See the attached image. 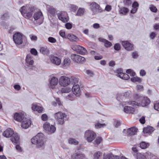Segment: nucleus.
<instances>
[{
    "mask_svg": "<svg viewBox=\"0 0 159 159\" xmlns=\"http://www.w3.org/2000/svg\"><path fill=\"white\" fill-rule=\"evenodd\" d=\"M35 9L32 7L23 6L20 9L22 15L25 18L31 20Z\"/></svg>",
    "mask_w": 159,
    "mask_h": 159,
    "instance_id": "nucleus-1",
    "label": "nucleus"
},
{
    "mask_svg": "<svg viewBox=\"0 0 159 159\" xmlns=\"http://www.w3.org/2000/svg\"><path fill=\"white\" fill-rule=\"evenodd\" d=\"M43 134L42 133H39L32 138L31 141L32 143L36 145L37 148H43Z\"/></svg>",
    "mask_w": 159,
    "mask_h": 159,
    "instance_id": "nucleus-2",
    "label": "nucleus"
},
{
    "mask_svg": "<svg viewBox=\"0 0 159 159\" xmlns=\"http://www.w3.org/2000/svg\"><path fill=\"white\" fill-rule=\"evenodd\" d=\"M150 103V100L147 97H143V99H142L140 102H136L135 101H130L127 102L125 105L127 104L133 106L144 107L148 105Z\"/></svg>",
    "mask_w": 159,
    "mask_h": 159,
    "instance_id": "nucleus-3",
    "label": "nucleus"
},
{
    "mask_svg": "<svg viewBox=\"0 0 159 159\" xmlns=\"http://www.w3.org/2000/svg\"><path fill=\"white\" fill-rule=\"evenodd\" d=\"M84 137L87 142L90 143L95 139L96 134L93 131L88 130L84 132Z\"/></svg>",
    "mask_w": 159,
    "mask_h": 159,
    "instance_id": "nucleus-4",
    "label": "nucleus"
},
{
    "mask_svg": "<svg viewBox=\"0 0 159 159\" xmlns=\"http://www.w3.org/2000/svg\"><path fill=\"white\" fill-rule=\"evenodd\" d=\"M66 115L65 113H63L61 111H59L55 113L54 116L57 124L63 125L65 122V118L66 117Z\"/></svg>",
    "mask_w": 159,
    "mask_h": 159,
    "instance_id": "nucleus-5",
    "label": "nucleus"
},
{
    "mask_svg": "<svg viewBox=\"0 0 159 159\" xmlns=\"http://www.w3.org/2000/svg\"><path fill=\"white\" fill-rule=\"evenodd\" d=\"M13 40L16 45H19L23 43V35L19 32L14 34L13 37Z\"/></svg>",
    "mask_w": 159,
    "mask_h": 159,
    "instance_id": "nucleus-6",
    "label": "nucleus"
},
{
    "mask_svg": "<svg viewBox=\"0 0 159 159\" xmlns=\"http://www.w3.org/2000/svg\"><path fill=\"white\" fill-rule=\"evenodd\" d=\"M59 84L61 86H66L70 84V79L66 76H61L59 78Z\"/></svg>",
    "mask_w": 159,
    "mask_h": 159,
    "instance_id": "nucleus-7",
    "label": "nucleus"
},
{
    "mask_svg": "<svg viewBox=\"0 0 159 159\" xmlns=\"http://www.w3.org/2000/svg\"><path fill=\"white\" fill-rule=\"evenodd\" d=\"M57 16L59 20L65 23L69 20V18L66 12L64 11H60L57 13Z\"/></svg>",
    "mask_w": 159,
    "mask_h": 159,
    "instance_id": "nucleus-8",
    "label": "nucleus"
},
{
    "mask_svg": "<svg viewBox=\"0 0 159 159\" xmlns=\"http://www.w3.org/2000/svg\"><path fill=\"white\" fill-rule=\"evenodd\" d=\"M71 58L73 61L78 63H82L85 61V58L84 57L75 54L71 55Z\"/></svg>",
    "mask_w": 159,
    "mask_h": 159,
    "instance_id": "nucleus-9",
    "label": "nucleus"
},
{
    "mask_svg": "<svg viewBox=\"0 0 159 159\" xmlns=\"http://www.w3.org/2000/svg\"><path fill=\"white\" fill-rule=\"evenodd\" d=\"M44 129L50 133H53L56 130V127L53 125H50L49 123L46 122L43 125Z\"/></svg>",
    "mask_w": 159,
    "mask_h": 159,
    "instance_id": "nucleus-10",
    "label": "nucleus"
},
{
    "mask_svg": "<svg viewBox=\"0 0 159 159\" xmlns=\"http://www.w3.org/2000/svg\"><path fill=\"white\" fill-rule=\"evenodd\" d=\"M90 7L91 9L94 14H95L98 12H101L102 11L100 6L96 2L92 3L90 4Z\"/></svg>",
    "mask_w": 159,
    "mask_h": 159,
    "instance_id": "nucleus-11",
    "label": "nucleus"
},
{
    "mask_svg": "<svg viewBox=\"0 0 159 159\" xmlns=\"http://www.w3.org/2000/svg\"><path fill=\"white\" fill-rule=\"evenodd\" d=\"M25 113L23 112L16 113L14 114V118L16 120L20 122L25 118Z\"/></svg>",
    "mask_w": 159,
    "mask_h": 159,
    "instance_id": "nucleus-12",
    "label": "nucleus"
},
{
    "mask_svg": "<svg viewBox=\"0 0 159 159\" xmlns=\"http://www.w3.org/2000/svg\"><path fill=\"white\" fill-rule=\"evenodd\" d=\"M116 71V75L123 79L127 80L129 78V76L127 74L122 72V70L121 69H118Z\"/></svg>",
    "mask_w": 159,
    "mask_h": 159,
    "instance_id": "nucleus-13",
    "label": "nucleus"
},
{
    "mask_svg": "<svg viewBox=\"0 0 159 159\" xmlns=\"http://www.w3.org/2000/svg\"><path fill=\"white\" fill-rule=\"evenodd\" d=\"M85 158L84 154L80 152L77 151L72 155L71 159H84Z\"/></svg>",
    "mask_w": 159,
    "mask_h": 159,
    "instance_id": "nucleus-14",
    "label": "nucleus"
},
{
    "mask_svg": "<svg viewBox=\"0 0 159 159\" xmlns=\"http://www.w3.org/2000/svg\"><path fill=\"white\" fill-rule=\"evenodd\" d=\"M71 89L73 93L76 96L79 97L80 95L81 90L79 84H74Z\"/></svg>",
    "mask_w": 159,
    "mask_h": 159,
    "instance_id": "nucleus-15",
    "label": "nucleus"
},
{
    "mask_svg": "<svg viewBox=\"0 0 159 159\" xmlns=\"http://www.w3.org/2000/svg\"><path fill=\"white\" fill-rule=\"evenodd\" d=\"M122 44L124 48L127 50L131 51L133 49V45L127 41H123Z\"/></svg>",
    "mask_w": 159,
    "mask_h": 159,
    "instance_id": "nucleus-16",
    "label": "nucleus"
},
{
    "mask_svg": "<svg viewBox=\"0 0 159 159\" xmlns=\"http://www.w3.org/2000/svg\"><path fill=\"white\" fill-rule=\"evenodd\" d=\"M31 124V120L29 119L25 118L21 123V127L25 129H27L30 127Z\"/></svg>",
    "mask_w": 159,
    "mask_h": 159,
    "instance_id": "nucleus-17",
    "label": "nucleus"
},
{
    "mask_svg": "<svg viewBox=\"0 0 159 159\" xmlns=\"http://www.w3.org/2000/svg\"><path fill=\"white\" fill-rule=\"evenodd\" d=\"M51 62L53 64L56 65H59L61 62L60 58L54 55L51 56L50 57Z\"/></svg>",
    "mask_w": 159,
    "mask_h": 159,
    "instance_id": "nucleus-18",
    "label": "nucleus"
},
{
    "mask_svg": "<svg viewBox=\"0 0 159 159\" xmlns=\"http://www.w3.org/2000/svg\"><path fill=\"white\" fill-rule=\"evenodd\" d=\"M32 109L34 111H37L40 113L43 112V108L37 104H33L32 105Z\"/></svg>",
    "mask_w": 159,
    "mask_h": 159,
    "instance_id": "nucleus-19",
    "label": "nucleus"
},
{
    "mask_svg": "<svg viewBox=\"0 0 159 159\" xmlns=\"http://www.w3.org/2000/svg\"><path fill=\"white\" fill-rule=\"evenodd\" d=\"M14 134V131L12 129L8 128L4 131L3 133V135L6 137L9 138L12 137Z\"/></svg>",
    "mask_w": 159,
    "mask_h": 159,
    "instance_id": "nucleus-20",
    "label": "nucleus"
},
{
    "mask_svg": "<svg viewBox=\"0 0 159 159\" xmlns=\"http://www.w3.org/2000/svg\"><path fill=\"white\" fill-rule=\"evenodd\" d=\"M33 17L35 20L40 19L43 20V19L42 13L41 11L35 12L34 15Z\"/></svg>",
    "mask_w": 159,
    "mask_h": 159,
    "instance_id": "nucleus-21",
    "label": "nucleus"
},
{
    "mask_svg": "<svg viewBox=\"0 0 159 159\" xmlns=\"http://www.w3.org/2000/svg\"><path fill=\"white\" fill-rule=\"evenodd\" d=\"M58 83V79L54 77H52L50 81V88L52 89H53L54 88V87L53 86L57 85Z\"/></svg>",
    "mask_w": 159,
    "mask_h": 159,
    "instance_id": "nucleus-22",
    "label": "nucleus"
},
{
    "mask_svg": "<svg viewBox=\"0 0 159 159\" xmlns=\"http://www.w3.org/2000/svg\"><path fill=\"white\" fill-rule=\"evenodd\" d=\"M137 129L135 127L129 128L127 130L128 135H134L136 133Z\"/></svg>",
    "mask_w": 159,
    "mask_h": 159,
    "instance_id": "nucleus-23",
    "label": "nucleus"
},
{
    "mask_svg": "<svg viewBox=\"0 0 159 159\" xmlns=\"http://www.w3.org/2000/svg\"><path fill=\"white\" fill-rule=\"evenodd\" d=\"M26 63L30 65H32L34 63L33 57L32 54H29L27 55L26 59Z\"/></svg>",
    "mask_w": 159,
    "mask_h": 159,
    "instance_id": "nucleus-24",
    "label": "nucleus"
},
{
    "mask_svg": "<svg viewBox=\"0 0 159 159\" xmlns=\"http://www.w3.org/2000/svg\"><path fill=\"white\" fill-rule=\"evenodd\" d=\"M99 40L100 41L104 43V46L106 48L110 47L112 45V44L110 42L105 39L100 38L99 39Z\"/></svg>",
    "mask_w": 159,
    "mask_h": 159,
    "instance_id": "nucleus-25",
    "label": "nucleus"
},
{
    "mask_svg": "<svg viewBox=\"0 0 159 159\" xmlns=\"http://www.w3.org/2000/svg\"><path fill=\"white\" fill-rule=\"evenodd\" d=\"M19 136L17 133H14L11 139L12 143H17L19 141Z\"/></svg>",
    "mask_w": 159,
    "mask_h": 159,
    "instance_id": "nucleus-26",
    "label": "nucleus"
},
{
    "mask_svg": "<svg viewBox=\"0 0 159 159\" xmlns=\"http://www.w3.org/2000/svg\"><path fill=\"white\" fill-rule=\"evenodd\" d=\"M124 111L127 113H133L134 111V109L131 107L125 106L124 107Z\"/></svg>",
    "mask_w": 159,
    "mask_h": 159,
    "instance_id": "nucleus-27",
    "label": "nucleus"
},
{
    "mask_svg": "<svg viewBox=\"0 0 159 159\" xmlns=\"http://www.w3.org/2000/svg\"><path fill=\"white\" fill-rule=\"evenodd\" d=\"M134 99L136 102H140L141 100L143 99V96H142L139 94H135L133 95Z\"/></svg>",
    "mask_w": 159,
    "mask_h": 159,
    "instance_id": "nucleus-28",
    "label": "nucleus"
},
{
    "mask_svg": "<svg viewBox=\"0 0 159 159\" xmlns=\"http://www.w3.org/2000/svg\"><path fill=\"white\" fill-rule=\"evenodd\" d=\"M154 130L153 128L151 126H148L144 128L143 131L144 133L151 134L153 132Z\"/></svg>",
    "mask_w": 159,
    "mask_h": 159,
    "instance_id": "nucleus-29",
    "label": "nucleus"
},
{
    "mask_svg": "<svg viewBox=\"0 0 159 159\" xmlns=\"http://www.w3.org/2000/svg\"><path fill=\"white\" fill-rule=\"evenodd\" d=\"M67 38L70 41H76L78 39V38L73 34H69L67 35Z\"/></svg>",
    "mask_w": 159,
    "mask_h": 159,
    "instance_id": "nucleus-30",
    "label": "nucleus"
},
{
    "mask_svg": "<svg viewBox=\"0 0 159 159\" xmlns=\"http://www.w3.org/2000/svg\"><path fill=\"white\" fill-rule=\"evenodd\" d=\"M47 10L49 13L53 15H54L56 12V9L52 7L49 6L47 7Z\"/></svg>",
    "mask_w": 159,
    "mask_h": 159,
    "instance_id": "nucleus-31",
    "label": "nucleus"
},
{
    "mask_svg": "<svg viewBox=\"0 0 159 159\" xmlns=\"http://www.w3.org/2000/svg\"><path fill=\"white\" fill-rule=\"evenodd\" d=\"M129 11V9L125 7H122L120 8L119 12L120 14L123 15H126Z\"/></svg>",
    "mask_w": 159,
    "mask_h": 159,
    "instance_id": "nucleus-32",
    "label": "nucleus"
},
{
    "mask_svg": "<svg viewBox=\"0 0 159 159\" xmlns=\"http://www.w3.org/2000/svg\"><path fill=\"white\" fill-rule=\"evenodd\" d=\"M68 143L70 144L77 145L79 143V142L75 139L70 138L68 140Z\"/></svg>",
    "mask_w": 159,
    "mask_h": 159,
    "instance_id": "nucleus-33",
    "label": "nucleus"
},
{
    "mask_svg": "<svg viewBox=\"0 0 159 159\" xmlns=\"http://www.w3.org/2000/svg\"><path fill=\"white\" fill-rule=\"evenodd\" d=\"M40 52L42 53L44 55H47L49 53V51L47 48L45 47H41Z\"/></svg>",
    "mask_w": 159,
    "mask_h": 159,
    "instance_id": "nucleus-34",
    "label": "nucleus"
},
{
    "mask_svg": "<svg viewBox=\"0 0 159 159\" xmlns=\"http://www.w3.org/2000/svg\"><path fill=\"white\" fill-rule=\"evenodd\" d=\"M70 63V59L66 58L65 59L63 62L62 65L64 67L69 66Z\"/></svg>",
    "mask_w": 159,
    "mask_h": 159,
    "instance_id": "nucleus-35",
    "label": "nucleus"
},
{
    "mask_svg": "<svg viewBox=\"0 0 159 159\" xmlns=\"http://www.w3.org/2000/svg\"><path fill=\"white\" fill-rule=\"evenodd\" d=\"M70 80V83L71 84L73 85H74V84H79V80L78 78L74 77H72L71 78Z\"/></svg>",
    "mask_w": 159,
    "mask_h": 159,
    "instance_id": "nucleus-36",
    "label": "nucleus"
},
{
    "mask_svg": "<svg viewBox=\"0 0 159 159\" xmlns=\"http://www.w3.org/2000/svg\"><path fill=\"white\" fill-rule=\"evenodd\" d=\"M79 53L82 55L85 54L87 53L86 50L84 47L81 46L78 51Z\"/></svg>",
    "mask_w": 159,
    "mask_h": 159,
    "instance_id": "nucleus-37",
    "label": "nucleus"
},
{
    "mask_svg": "<svg viewBox=\"0 0 159 159\" xmlns=\"http://www.w3.org/2000/svg\"><path fill=\"white\" fill-rule=\"evenodd\" d=\"M84 9L81 8H80L76 14V15L78 16H81L84 13Z\"/></svg>",
    "mask_w": 159,
    "mask_h": 159,
    "instance_id": "nucleus-38",
    "label": "nucleus"
},
{
    "mask_svg": "<svg viewBox=\"0 0 159 159\" xmlns=\"http://www.w3.org/2000/svg\"><path fill=\"white\" fill-rule=\"evenodd\" d=\"M149 146V144L148 143H147L144 142H141L140 144V147L143 149L146 148Z\"/></svg>",
    "mask_w": 159,
    "mask_h": 159,
    "instance_id": "nucleus-39",
    "label": "nucleus"
},
{
    "mask_svg": "<svg viewBox=\"0 0 159 159\" xmlns=\"http://www.w3.org/2000/svg\"><path fill=\"white\" fill-rule=\"evenodd\" d=\"M102 156V153L100 152H95L93 154L94 159H99Z\"/></svg>",
    "mask_w": 159,
    "mask_h": 159,
    "instance_id": "nucleus-40",
    "label": "nucleus"
},
{
    "mask_svg": "<svg viewBox=\"0 0 159 159\" xmlns=\"http://www.w3.org/2000/svg\"><path fill=\"white\" fill-rule=\"evenodd\" d=\"M71 90V89L69 87L63 88L61 89V92L62 93H68Z\"/></svg>",
    "mask_w": 159,
    "mask_h": 159,
    "instance_id": "nucleus-41",
    "label": "nucleus"
},
{
    "mask_svg": "<svg viewBox=\"0 0 159 159\" xmlns=\"http://www.w3.org/2000/svg\"><path fill=\"white\" fill-rule=\"evenodd\" d=\"M137 159H147L146 156L140 153H137Z\"/></svg>",
    "mask_w": 159,
    "mask_h": 159,
    "instance_id": "nucleus-42",
    "label": "nucleus"
},
{
    "mask_svg": "<svg viewBox=\"0 0 159 159\" xmlns=\"http://www.w3.org/2000/svg\"><path fill=\"white\" fill-rule=\"evenodd\" d=\"M131 80L134 82H140L141 81V79L138 77H135L131 78Z\"/></svg>",
    "mask_w": 159,
    "mask_h": 159,
    "instance_id": "nucleus-43",
    "label": "nucleus"
},
{
    "mask_svg": "<svg viewBox=\"0 0 159 159\" xmlns=\"http://www.w3.org/2000/svg\"><path fill=\"white\" fill-rule=\"evenodd\" d=\"M112 155L111 154H104V159H111L113 158Z\"/></svg>",
    "mask_w": 159,
    "mask_h": 159,
    "instance_id": "nucleus-44",
    "label": "nucleus"
},
{
    "mask_svg": "<svg viewBox=\"0 0 159 159\" xmlns=\"http://www.w3.org/2000/svg\"><path fill=\"white\" fill-rule=\"evenodd\" d=\"M106 126L105 124H100L98 123L95 124V126L96 128H100L102 127H104Z\"/></svg>",
    "mask_w": 159,
    "mask_h": 159,
    "instance_id": "nucleus-45",
    "label": "nucleus"
},
{
    "mask_svg": "<svg viewBox=\"0 0 159 159\" xmlns=\"http://www.w3.org/2000/svg\"><path fill=\"white\" fill-rule=\"evenodd\" d=\"M102 140V139L101 137H98L96 139L93 143L94 144L98 145L100 143Z\"/></svg>",
    "mask_w": 159,
    "mask_h": 159,
    "instance_id": "nucleus-46",
    "label": "nucleus"
},
{
    "mask_svg": "<svg viewBox=\"0 0 159 159\" xmlns=\"http://www.w3.org/2000/svg\"><path fill=\"white\" fill-rule=\"evenodd\" d=\"M80 46L78 45H73L72 46L71 48L74 51H78V52L79 49L80 48Z\"/></svg>",
    "mask_w": 159,
    "mask_h": 159,
    "instance_id": "nucleus-47",
    "label": "nucleus"
},
{
    "mask_svg": "<svg viewBox=\"0 0 159 159\" xmlns=\"http://www.w3.org/2000/svg\"><path fill=\"white\" fill-rule=\"evenodd\" d=\"M126 72L127 74H129L130 75L132 76H133L135 75V73L130 69L127 70Z\"/></svg>",
    "mask_w": 159,
    "mask_h": 159,
    "instance_id": "nucleus-48",
    "label": "nucleus"
},
{
    "mask_svg": "<svg viewBox=\"0 0 159 159\" xmlns=\"http://www.w3.org/2000/svg\"><path fill=\"white\" fill-rule=\"evenodd\" d=\"M149 9L151 11L154 12H156L157 11V8L153 5H151L150 6Z\"/></svg>",
    "mask_w": 159,
    "mask_h": 159,
    "instance_id": "nucleus-49",
    "label": "nucleus"
},
{
    "mask_svg": "<svg viewBox=\"0 0 159 159\" xmlns=\"http://www.w3.org/2000/svg\"><path fill=\"white\" fill-rule=\"evenodd\" d=\"M114 48L116 50L119 51L120 49V45L119 43H116L115 44Z\"/></svg>",
    "mask_w": 159,
    "mask_h": 159,
    "instance_id": "nucleus-50",
    "label": "nucleus"
},
{
    "mask_svg": "<svg viewBox=\"0 0 159 159\" xmlns=\"http://www.w3.org/2000/svg\"><path fill=\"white\" fill-rule=\"evenodd\" d=\"M124 2L125 5L129 6L132 3L131 0H124Z\"/></svg>",
    "mask_w": 159,
    "mask_h": 159,
    "instance_id": "nucleus-51",
    "label": "nucleus"
},
{
    "mask_svg": "<svg viewBox=\"0 0 159 159\" xmlns=\"http://www.w3.org/2000/svg\"><path fill=\"white\" fill-rule=\"evenodd\" d=\"M157 34L154 32H152L149 34V37L152 39H153L156 36Z\"/></svg>",
    "mask_w": 159,
    "mask_h": 159,
    "instance_id": "nucleus-52",
    "label": "nucleus"
},
{
    "mask_svg": "<svg viewBox=\"0 0 159 159\" xmlns=\"http://www.w3.org/2000/svg\"><path fill=\"white\" fill-rule=\"evenodd\" d=\"M48 41L51 43H55L56 42V39L52 37H49L48 38Z\"/></svg>",
    "mask_w": 159,
    "mask_h": 159,
    "instance_id": "nucleus-53",
    "label": "nucleus"
},
{
    "mask_svg": "<svg viewBox=\"0 0 159 159\" xmlns=\"http://www.w3.org/2000/svg\"><path fill=\"white\" fill-rule=\"evenodd\" d=\"M9 16V15L8 13H5L2 16L1 18L2 19L6 20L8 18Z\"/></svg>",
    "mask_w": 159,
    "mask_h": 159,
    "instance_id": "nucleus-54",
    "label": "nucleus"
},
{
    "mask_svg": "<svg viewBox=\"0 0 159 159\" xmlns=\"http://www.w3.org/2000/svg\"><path fill=\"white\" fill-rule=\"evenodd\" d=\"M41 119L43 121H46L48 119V117L46 114H43L41 116Z\"/></svg>",
    "mask_w": 159,
    "mask_h": 159,
    "instance_id": "nucleus-55",
    "label": "nucleus"
},
{
    "mask_svg": "<svg viewBox=\"0 0 159 159\" xmlns=\"http://www.w3.org/2000/svg\"><path fill=\"white\" fill-rule=\"evenodd\" d=\"M66 98L72 100L74 99V95L73 94H69L66 97Z\"/></svg>",
    "mask_w": 159,
    "mask_h": 159,
    "instance_id": "nucleus-56",
    "label": "nucleus"
},
{
    "mask_svg": "<svg viewBox=\"0 0 159 159\" xmlns=\"http://www.w3.org/2000/svg\"><path fill=\"white\" fill-rule=\"evenodd\" d=\"M30 52L31 54L34 55H37V50L34 48H32L30 50Z\"/></svg>",
    "mask_w": 159,
    "mask_h": 159,
    "instance_id": "nucleus-57",
    "label": "nucleus"
},
{
    "mask_svg": "<svg viewBox=\"0 0 159 159\" xmlns=\"http://www.w3.org/2000/svg\"><path fill=\"white\" fill-rule=\"evenodd\" d=\"M30 37L32 41H36L37 39V37L33 34H31L30 35Z\"/></svg>",
    "mask_w": 159,
    "mask_h": 159,
    "instance_id": "nucleus-58",
    "label": "nucleus"
},
{
    "mask_svg": "<svg viewBox=\"0 0 159 159\" xmlns=\"http://www.w3.org/2000/svg\"><path fill=\"white\" fill-rule=\"evenodd\" d=\"M70 7L72 11H75L77 10V8L76 6L74 5H70Z\"/></svg>",
    "mask_w": 159,
    "mask_h": 159,
    "instance_id": "nucleus-59",
    "label": "nucleus"
},
{
    "mask_svg": "<svg viewBox=\"0 0 159 159\" xmlns=\"http://www.w3.org/2000/svg\"><path fill=\"white\" fill-rule=\"evenodd\" d=\"M65 26L66 28L68 29H70L72 28V25L70 23H67L65 25Z\"/></svg>",
    "mask_w": 159,
    "mask_h": 159,
    "instance_id": "nucleus-60",
    "label": "nucleus"
},
{
    "mask_svg": "<svg viewBox=\"0 0 159 159\" xmlns=\"http://www.w3.org/2000/svg\"><path fill=\"white\" fill-rule=\"evenodd\" d=\"M111 9V6L107 5L105 7V10L107 11H110Z\"/></svg>",
    "mask_w": 159,
    "mask_h": 159,
    "instance_id": "nucleus-61",
    "label": "nucleus"
},
{
    "mask_svg": "<svg viewBox=\"0 0 159 159\" xmlns=\"http://www.w3.org/2000/svg\"><path fill=\"white\" fill-rule=\"evenodd\" d=\"M86 73L90 76H92L93 75V72L89 70H87Z\"/></svg>",
    "mask_w": 159,
    "mask_h": 159,
    "instance_id": "nucleus-62",
    "label": "nucleus"
},
{
    "mask_svg": "<svg viewBox=\"0 0 159 159\" xmlns=\"http://www.w3.org/2000/svg\"><path fill=\"white\" fill-rule=\"evenodd\" d=\"M154 107L155 110L159 111V102L155 104Z\"/></svg>",
    "mask_w": 159,
    "mask_h": 159,
    "instance_id": "nucleus-63",
    "label": "nucleus"
},
{
    "mask_svg": "<svg viewBox=\"0 0 159 159\" xmlns=\"http://www.w3.org/2000/svg\"><path fill=\"white\" fill-rule=\"evenodd\" d=\"M132 56L134 58H137L138 56V54L137 52H133L132 53Z\"/></svg>",
    "mask_w": 159,
    "mask_h": 159,
    "instance_id": "nucleus-64",
    "label": "nucleus"
}]
</instances>
